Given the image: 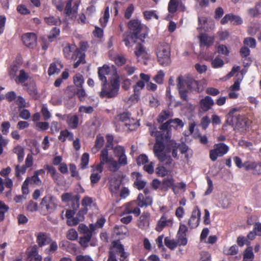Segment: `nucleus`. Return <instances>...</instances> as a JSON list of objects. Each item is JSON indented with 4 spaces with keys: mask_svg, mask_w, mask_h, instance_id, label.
I'll use <instances>...</instances> for the list:
<instances>
[{
    "mask_svg": "<svg viewBox=\"0 0 261 261\" xmlns=\"http://www.w3.org/2000/svg\"><path fill=\"white\" fill-rule=\"evenodd\" d=\"M147 125L150 126L149 129L150 135L155 137L156 139L153 148L155 156L158 158L160 162L164 163L166 165H170L172 162V159L170 155L171 151L172 156L178 159L177 151H179L178 143L173 140H170L166 146L163 135L157 131L156 127L150 124Z\"/></svg>",
    "mask_w": 261,
    "mask_h": 261,
    "instance_id": "obj_1",
    "label": "nucleus"
},
{
    "mask_svg": "<svg viewBox=\"0 0 261 261\" xmlns=\"http://www.w3.org/2000/svg\"><path fill=\"white\" fill-rule=\"evenodd\" d=\"M177 88L181 98L184 100L187 99V92L189 90L197 92L202 91L205 86L204 81H197L190 77L184 79L182 76L177 78Z\"/></svg>",
    "mask_w": 261,
    "mask_h": 261,
    "instance_id": "obj_2",
    "label": "nucleus"
},
{
    "mask_svg": "<svg viewBox=\"0 0 261 261\" xmlns=\"http://www.w3.org/2000/svg\"><path fill=\"white\" fill-rule=\"evenodd\" d=\"M98 75L99 80L102 83V86L106 85L107 83L106 75H111L110 80L119 78L117 68L113 65L109 66L107 64H104L102 67H98Z\"/></svg>",
    "mask_w": 261,
    "mask_h": 261,
    "instance_id": "obj_3",
    "label": "nucleus"
},
{
    "mask_svg": "<svg viewBox=\"0 0 261 261\" xmlns=\"http://www.w3.org/2000/svg\"><path fill=\"white\" fill-rule=\"evenodd\" d=\"M158 61L163 66L168 65L171 62L170 47L166 43L159 44L156 50Z\"/></svg>",
    "mask_w": 261,
    "mask_h": 261,
    "instance_id": "obj_4",
    "label": "nucleus"
},
{
    "mask_svg": "<svg viewBox=\"0 0 261 261\" xmlns=\"http://www.w3.org/2000/svg\"><path fill=\"white\" fill-rule=\"evenodd\" d=\"M119 83V78L110 80V84L108 88L105 87L106 85L102 86V89L100 94V96L102 97L108 98L115 97L118 93L120 87Z\"/></svg>",
    "mask_w": 261,
    "mask_h": 261,
    "instance_id": "obj_5",
    "label": "nucleus"
},
{
    "mask_svg": "<svg viewBox=\"0 0 261 261\" xmlns=\"http://www.w3.org/2000/svg\"><path fill=\"white\" fill-rule=\"evenodd\" d=\"M115 254H119L121 257L122 258L120 260L122 261L127 256L126 252H124L123 246L119 241L113 242L112 246L110 248L109 257L107 261H117Z\"/></svg>",
    "mask_w": 261,
    "mask_h": 261,
    "instance_id": "obj_6",
    "label": "nucleus"
},
{
    "mask_svg": "<svg viewBox=\"0 0 261 261\" xmlns=\"http://www.w3.org/2000/svg\"><path fill=\"white\" fill-rule=\"evenodd\" d=\"M42 210L47 214L53 213L58 206L57 198L50 195L45 196L40 203Z\"/></svg>",
    "mask_w": 261,
    "mask_h": 261,
    "instance_id": "obj_7",
    "label": "nucleus"
},
{
    "mask_svg": "<svg viewBox=\"0 0 261 261\" xmlns=\"http://www.w3.org/2000/svg\"><path fill=\"white\" fill-rule=\"evenodd\" d=\"M128 27L130 31L133 32L132 33L136 36H138V34L143 31L144 32L139 37L141 40L145 39L148 35L147 28L143 26L138 20H130L128 23Z\"/></svg>",
    "mask_w": 261,
    "mask_h": 261,
    "instance_id": "obj_8",
    "label": "nucleus"
},
{
    "mask_svg": "<svg viewBox=\"0 0 261 261\" xmlns=\"http://www.w3.org/2000/svg\"><path fill=\"white\" fill-rule=\"evenodd\" d=\"M229 148L225 144L220 143L215 144L213 149L210 151V158L214 162L218 158L221 157L226 154L229 151Z\"/></svg>",
    "mask_w": 261,
    "mask_h": 261,
    "instance_id": "obj_9",
    "label": "nucleus"
},
{
    "mask_svg": "<svg viewBox=\"0 0 261 261\" xmlns=\"http://www.w3.org/2000/svg\"><path fill=\"white\" fill-rule=\"evenodd\" d=\"M184 124L182 120L178 118H175L174 119H170L161 125L160 129L163 132H167L166 138H169V132L170 131L171 127H173L177 129L178 128H182L184 126Z\"/></svg>",
    "mask_w": 261,
    "mask_h": 261,
    "instance_id": "obj_10",
    "label": "nucleus"
},
{
    "mask_svg": "<svg viewBox=\"0 0 261 261\" xmlns=\"http://www.w3.org/2000/svg\"><path fill=\"white\" fill-rule=\"evenodd\" d=\"M173 224V218L168 217L165 214H164L158 220L155 227V230L158 232H161L165 227H171Z\"/></svg>",
    "mask_w": 261,
    "mask_h": 261,
    "instance_id": "obj_11",
    "label": "nucleus"
},
{
    "mask_svg": "<svg viewBox=\"0 0 261 261\" xmlns=\"http://www.w3.org/2000/svg\"><path fill=\"white\" fill-rule=\"evenodd\" d=\"M140 80L138 81L135 85L133 86V91L134 93L141 94V91L144 89L145 86V83H147L150 79V76L144 73L140 74Z\"/></svg>",
    "mask_w": 261,
    "mask_h": 261,
    "instance_id": "obj_12",
    "label": "nucleus"
},
{
    "mask_svg": "<svg viewBox=\"0 0 261 261\" xmlns=\"http://www.w3.org/2000/svg\"><path fill=\"white\" fill-rule=\"evenodd\" d=\"M201 212L198 206H195L192 212V215L189 220L188 225L191 228H196L200 222Z\"/></svg>",
    "mask_w": 261,
    "mask_h": 261,
    "instance_id": "obj_13",
    "label": "nucleus"
},
{
    "mask_svg": "<svg viewBox=\"0 0 261 261\" xmlns=\"http://www.w3.org/2000/svg\"><path fill=\"white\" fill-rule=\"evenodd\" d=\"M23 44L28 47L33 48L37 45V37L33 33H27L22 36Z\"/></svg>",
    "mask_w": 261,
    "mask_h": 261,
    "instance_id": "obj_14",
    "label": "nucleus"
},
{
    "mask_svg": "<svg viewBox=\"0 0 261 261\" xmlns=\"http://www.w3.org/2000/svg\"><path fill=\"white\" fill-rule=\"evenodd\" d=\"M199 29H203L205 30L213 29L215 23L213 20L210 17L201 16L198 17Z\"/></svg>",
    "mask_w": 261,
    "mask_h": 261,
    "instance_id": "obj_15",
    "label": "nucleus"
},
{
    "mask_svg": "<svg viewBox=\"0 0 261 261\" xmlns=\"http://www.w3.org/2000/svg\"><path fill=\"white\" fill-rule=\"evenodd\" d=\"M61 198L64 202L71 201L73 204V209H77L79 207L80 198L78 196H74L71 193H66L62 195Z\"/></svg>",
    "mask_w": 261,
    "mask_h": 261,
    "instance_id": "obj_16",
    "label": "nucleus"
},
{
    "mask_svg": "<svg viewBox=\"0 0 261 261\" xmlns=\"http://www.w3.org/2000/svg\"><path fill=\"white\" fill-rule=\"evenodd\" d=\"M244 165L246 170H252L254 174H261V162L247 161Z\"/></svg>",
    "mask_w": 261,
    "mask_h": 261,
    "instance_id": "obj_17",
    "label": "nucleus"
},
{
    "mask_svg": "<svg viewBox=\"0 0 261 261\" xmlns=\"http://www.w3.org/2000/svg\"><path fill=\"white\" fill-rule=\"evenodd\" d=\"M92 173L90 176V180L92 184L97 183L101 178L100 174L103 171V167L100 166H92Z\"/></svg>",
    "mask_w": 261,
    "mask_h": 261,
    "instance_id": "obj_18",
    "label": "nucleus"
},
{
    "mask_svg": "<svg viewBox=\"0 0 261 261\" xmlns=\"http://www.w3.org/2000/svg\"><path fill=\"white\" fill-rule=\"evenodd\" d=\"M199 105L202 111L207 112L212 108L214 101L210 96H206L200 100Z\"/></svg>",
    "mask_w": 261,
    "mask_h": 261,
    "instance_id": "obj_19",
    "label": "nucleus"
},
{
    "mask_svg": "<svg viewBox=\"0 0 261 261\" xmlns=\"http://www.w3.org/2000/svg\"><path fill=\"white\" fill-rule=\"evenodd\" d=\"M110 190L113 196H117L121 184V181L115 177L111 178L109 181Z\"/></svg>",
    "mask_w": 261,
    "mask_h": 261,
    "instance_id": "obj_20",
    "label": "nucleus"
},
{
    "mask_svg": "<svg viewBox=\"0 0 261 261\" xmlns=\"http://www.w3.org/2000/svg\"><path fill=\"white\" fill-rule=\"evenodd\" d=\"M138 36L134 35L131 32H125L123 36V41L127 47H132L135 43Z\"/></svg>",
    "mask_w": 261,
    "mask_h": 261,
    "instance_id": "obj_21",
    "label": "nucleus"
},
{
    "mask_svg": "<svg viewBox=\"0 0 261 261\" xmlns=\"http://www.w3.org/2000/svg\"><path fill=\"white\" fill-rule=\"evenodd\" d=\"M138 205L139 207H147L152 203V199L150 196H144L143 194L140 193L137 198Z\"/></svg>",
    "mask_w": 261,
    "mask_h": 261,
    "instance_id": "obj_22",
    "label": "nucleus"
},
{
    "mask_svg": "<svg viewBox=\"0 0 261 261\" xmlns=\"http://www.w3.org/2000/svg\"><path fill=\"white\" fill-rule=\"evenodd\" d=\"M135 54L138 58H142L145 59H149L150 56L148 53L146 49L141 43H138L135 48Z\"/></svg>",
    "mask_w": 261,
    "mask_h": 261,
    "instance_id": "obj_23",
    "label": "nucleus"
},
{
    "mask_svg": "<svg viewBox=\"0 0 261 261\" xmlns=\"http://www.w3.org/2000/svg\"><path fill=\"white\" fill-rule=\"evenodd\" d=\"M177 8L180 11L185 10L184 6L181 3H179L178 0H170L168 7L169 12L174 13L176 11Z\"/></svg>",
    "mask_w": 261,
    "mask_h": 261,
    "instance_id": "obj_24",
    "label": "nucleus"
},
{
    "mask_svg": "<svg viewBox=\"0 0 261 261\" xmlns=\"http://www.w3.org/2000/svg\"><path fill=\"white\" fill-rule=\"evenodd\" d=\"M200 46L209 47L211 46L214 41V37L209 36L205 34H201L199 36Z\"/></svg>",
    "mask_w": 261,
    "mask_h": 261,
    "instance_id": "obj_25",
    "label": "nucleus"
},
{
    "mask_svg": "<svg viewBox=\"0 0 261 261\" xmlns=\"http://www.w3.org/2000/svg\"><path fill=\"white\" fill-rule=\"evenodd\" d=\"M132 174L133 177L136 179L134 183L135 187L139 190L143 189L145 187L146 182L142 179L141 174L138 172H134Z\"/></svg>",
    "mask_w": 261,
    "mask_h": 261,
    "instance_id": "obj_26",
    "label": "nucleus"
},
{
    "mask_svg": "<svg viewBox=\"0 0 261 261\" xmlns=\"http://www.w3.org/2000/svg\"><path fill=\"white\" fill-rule=\"evenodd\" d=\"M24 89L28 91L29 94L34 98L37 97V90L36 85L34 82L24 84L23 85Z\"/></svg>",
    "mask_w": 261,
    "mask_h": 261,
    "instance_id": "obj_27",
    "label": "nucleus"
},
{
    "mask_svg": "<svg viewBox=\"0 0 261 261\" xmlns=\"http://www.w3.org/2000/svg\"><path fill=\"white\" fill-rule=\"evenodd\" d=\"M67 123L69 127L72 129L77 127L79 123V116L75 114H69L67 117Z\"/></svg>",
    "mask_w": 261,
    "mask_h": 261,
    "instance_id": "obj_28",
    "label": "nucleus"
},
{
    "mask_svg": "<svg viewBox=\"0 0 261 261\" xmlns=\"http://www.w3.org/2000/svg\"><path fill=\"white\" fill-rule=\"evenodd\" d=\"M51 240L45 233H39L37 235V242L40 247L49 244L51 242Z\"/></svg>",
    "mask_w": 261,
    "mask_h": 261,
    "instance_id": "obj_29",
    "label": "nucleus"
},
{
    "mask_svg": "<svg viewBox=\"0 0 261 261\" xmlns=\"http://www.w3.org/2000/svg\"><path fill=\"white\" fill-rule=\"evenodd\" d=\"M63 68V65L60 61H57L51 63L48 70V73L51 75L55 73H58L60 71L61 69Z\"/></svg>",
    "mask_w": 261,
    "mask_h": 261,
    "instance_id": "obj_30",
    "label": "nucleus"
},
{
    "mask_svg": "<svg viewBox=\"0 0 261 261\" xmlns=\"http://www.w3.org/2000/svg\"><path fill=\"white\" fill-rule=\"evenodd\" d=\"M112 158V156L109 155L108 150L107 149H104L100 153V163L96 165L103 167V165L108 164Z\"/></svg>",
    "mask_w": 261,
    "mask_h": 261,
    "instance_id": "obj_31",
    "label": "nucleus"
},
{
    "mask_svg": "<svg viewBox=\"0 0 261 261\" xmlns=\"http://www.w3.org/2000/svg\"><path fill=\"white\" fill-rule=\"evenodd\" d=\"M78 58L77 61L74 64V68H77L81 63L84 62L85 59V54L81 50H76L75 52V54L73 55L71 59L73 60H76Z\"/></svg>",
    "mask_w": 261,
    "mask_h": 261,
    "instance_id": "obj_32",
    "label": "nucleus"
},
{
    "mask_svg": "<svg viewBox=\"0 0 261 261\" xmlns=\"http://www.w3.org/2000/svg\"><path fill=\"white\" fill-rule=\"evenodd\" d=\"M150 214L148 213H143L140 217L139 226L142 229L147 228L149 224Z\"/></svg>",
    "mask_w": 261,
    "mask_h": 261,
    "instance_id": "obj_33",
    "label": "nucleus"
},
{
    "mask_svg": "<svg viewBox=\"0 0 261 261\" xmlns=\"http://www.w3.org/2000/svg\"><path fill=\"white\" fill-rule=\"evenodd\" d=\"M73 138L74 135L71 132L65 129L60 132L58 139L62 142H65L67 140L72 141L73 140Z\"/></svg>",
    "mask_w": 261,
    "mask_h": 261,
    "instance_id": "obj_34",
    "label": "nucleus"
},
{
    "mask_svg": "<svg viewBox=\"0 0 261 261\" xmlns=\"http://www.w3.org/2000/svg\"><path fill=\"white\" fill-rule=\"evenodd\" d=\"M110 18V9L109 7L105 8L102 16L99 20V23L102 28H105L109 21Z\"/></svg>",
    "mask_w": 261,
    "mask_h": 261,
    "instance_id": "obj_35",
    "label": "nucleus"
},
{
    "mask_svg": "<svg viewBox=\"0 0 261 261\" xmlns=\"http://www.w3.org/2000/svg\"><path fill=\"white\" fill-rule=\"evenodd\" d=\"M229 119L227 121L229 125L238 127L243 126V124L241 122L243 121L244 118L243 117L235 115L233 116L230 120Z\"/></svg>",
    "mask_w": 261,
    "mask_h": 261,
    "instance_id": "obj_36",
    "label": "nucleus"
},
{
    "mask_svg": "<svg viewBox=\"0 0 261 261\" xmlns=\"http://www.w3.org/2000/svg\"><path fill=\"white\" fill-rule=\"evenodd\" d=\"M29 78L28 73L26 72L23 69L19 71V74L16 77L15 81L17 84H24V82Z\"/></svg>",
    "mask_w": 261,
    "mask_h": 261,
    "instance_id": "obj_37",
    "label": "nucleus"
},
{
    "mask_svg": "<svg viewBox=\"0 0 261 261\" xmlns=\"http://www.w3.org/2000/svg\"><path fill=\"white\" fill-rule=\"evenodd\" d=\"M76 50L77 49L74 45L68 44L63 49L65 57L67 59H71L72 56L73 55V54L71 55V53H72L74 50L76 51ZM74 54L75 53H74Z\"/></svg>",
    "mask_w": 261,
    "mask_h": 261,
    "instance_id": "obj_38",
    "label": "nucleus"
},
{
    "mask_svg": "<svg viewBox=\"0 0 261 261\" xmlns=\"http://www.w3.org/2000/svg\"><path fill=\"white\" fill-rule=\"evenodd\" d=\"M110 59L118 66H122L126 62L125 58L123 56L118 54L111 55Z\"/></svg>",
    "mask_w": 261,
    "mask_h": 261,
    "instance_id": "obj_39",
    "label": "nucleus"
},
{
    "mask_svg": "<svg viewBox=\"0 0 261 261\" xmlns=\"http://www.w3.org/2000/svg\"><path fill=\"white\" fill-rule=\"evenodd\" d=\"M44 168L47 170L48 173H49L50 174L51 177L55 181L58 180L60 175L57 172L55 167L51 166H49L48 165H46L44 166Z\"/></svg>",
    "mask_w": 261,
    "mask_h": 261,
    "instance_id": "obj_40",
    "label": "nucleus"
},
{
    "mask_svg": "<svg viewBox=\"0 0 261 261\" xmlns=\"http://www.w3.org/2000/svg\"><path fill=\"white\" fill-rule=\"evenodd\" d=\"M104 143V139L102 136L99 135L96 137L95 145L92 148V151L96 153L103 146Z\"/></svg>",
    "mask_w": 261,
    "mask_h": 261,
    "instance_id": "obj_41",
    "label": "nucleus"
},
{
    "mask_svg": "<svg viewBox=\"0 0 261 261\" xmlns=\"http://www.w3.org/2000/svg\"><path fill=\"white\" fill-rule=\"evenodd\" d=\"M260 24L258 22L252 23L248 27L247 32L250 35H254L259 30Z\"/></svg>",
    "mask_w": 261,
    "mask_h": 261,
    "instance_id": "obj_42",
    "label": "nucleus"
},
{
    "mask_svg": "<svg viewBox=\"0 0 261 261\" xmlns=\"http://www.w3.org/2000/svg\"><path fill=\"white\" fill-rule=\"evenodd\" d=\"M45 22L50 25H58L61 23V20L59 17H55L52 16L44 18Z\"/></svg>",
    "mask_w": 261,
    "mask_h": 261,
    "instance_id": "obj_43",
    "label": "nucleus"
},
{
    "mask_svg": "<svg viewBox=\"0 0 261 261\" xmlns=\"http://www.w3.org/2000/svg\"><path fill=\"white\" fill-rule=\"evenodd\" d=\"M124 125L128 129L133 130L137 128L139 126V122L137 120L130 118L127 121H126Z\"/></svg>",
    "mask_w": 261,
    "mask_h": 261,
    "instance_id": "obj_44",
    "label": "nucleus"
},
{
    "mask_svg": "<svg viewBox=\"0 0 261 261\" xmlns=\"http://www.w3.org/2000/svg\"><path fill=\"white\" fill-rule=\"evenodd\" d=\"M14 152L17 154L18 162H22L24 156L23 148L20 146H17L14 148Z\"/></svg>",
    "mask_w": 261,
    "mask_h": 261,
    "instance_id": "obj_45",
    "label": "nucleus"
},
{
    "mask_svg": "<svg viewBox=\"0 0 261 261\" xmlns=\"http://www.w3.org/2000/svg\"><path fill=\"white\" fill-rule=\"evenodd\" d=\"M254 254L252 247L247 248L244 252L243 259L247 261H252Z\"/></svg>",
    "mask_w": 261,
    "mask_h": 261,
    "instance_id": "obj_46",
    "label": "nucleus"
},
{
    "mask_svg": "<svg viewBox=\"0 0 261 261\" xmlns=\"http://www.w3.org/2000/svg\"><path fill=\"white\" fill-rule=\"evenodd\" d=\"M108 164H109L108 167L109 170L112 172L117 171L121 167L118 162L113 158H112Z\"/></svg>",
    "mask_w": 261,
    "mask_h": 261,
    "instance_id": "obj_47",
    "label": "nucleus"
},
{
    "mask_svg": "<svg viewBox=\"0 0 261 261\" xmlns=\"http://www.w3.org/2000/svg\"><path fill=\"white\" fill-rule=\"evenodd\" d=\"M248 14L253 17L261 14V2L257 4L254 8H251L248 11Z\"/></svg>",
    "mask_w": 261,
    "mask_h": 261,
    "instance_id": "obj_48",
    "label": "nucleus"
},
{
    "mask_svg": "<svg viewBox=\"0 0 261 261\" xmlns=\"http://www.w3.org/2000/svg\"><path fill=\"white\" fill-rule=\"evenodd\" d=\"M9 210V207L2 201H0V222L5 218V213Z\"/></svg>",
    "mask_w": 261,
    "mask_h": 261,
    "instance_id": "obj_49",
    "label": "nucleus"
},
{
    "mask_svg": "<svg viewBox=\"0 0 261 261\" xmlns=\"http://www.w3.org/2000/svg\"><path fill=\"white\" fill-rule=\"evenodd\" d=\"M164 243L165 245L171 249H175L178 245L176 241L174 240L170 239L168 237L165 238Z\"/></svg>",
    "mask_w": 261,
    "mask_h": 261,
    "instance_id": "obj_50",
    "label": "nucleus"
},
{
    "mask_svg": "<svg viewBox=\"0 0 261 261\" xmlns=\"http://www.w3.org/2000/svg\"><path fill=\"white\" fill-rule=\"evenodd\" d=\"M67 238L70 240L74 241L78 238L77 231L73 228L68 230L66 235Z\"/></svg>",
    "mask_w": 261,
    "mask_h": 261,
    "instance_id": "obj_51",
    "label": "nucleus"
},
{
    "mask_svg": "<svg viewBox=\"0 0 261 261\" xmlns=\"http://www.w3.org/2000/svg\"><path fill=\"white\" fill-rule=\"evenodd\" d=\"M165 76V73L163 70H160L153 77L155 82L159 84H162Z\"/></svg>",
    "mask_w": 261,
    "mask_h": 261,
    "instance_id": "obj_52",
    "label": "nucleus"
},
{
    "mask_svg": "<svg viewBox=\"0 0 261 261\" xmlns=\"http://www.w3.org/2000/svg\"><path fill=\"white\" fill-rule=\"evenodd\" d=\"M223 252L226 254L236 255L238 252V247L237 245H233L229 248H225Z\"/></svg>",
    "mask_w": 261,
    "mask_h": 261,
    "instance_id": "obj_53",
    "label": "nucleus"
},
{
    "mask_svg": "<svg viewBox=\"0 0 261 261\" xmlns=\"http://www.w3.org/2000/svg\"><path fill=\"white\" fill-rule=\"evenodd\" d=\"M92 234L85 235L84 237H81L80 239V243L83 247H87L88 246V243L91 240Z\"/></svg>",
    "mask_w": 261,
    "mask_h": 261,
    "instance_id": "obj_54",
    "label": "nucleus"
},
{
    "mask_svg": "<svg viewBox=\"0 0 261 261\" xmlns=\"http://www.w3.org/2000/svg\"><path fill=\"white\" fill-rule=\"evenodd\" d=\"M78 230L80 233H84L85 235L92 234V232L90 229L84 224H80L79 225Z\"/></svg>",
    "mask_w": 261,
    "mask_h": 261,
    "instance_id": "obj_55",
    "label": "nucleus"
},
{
    "mask_svg": "<svg viewBox=\"0 0 261 261\" xmlns=\"http://www.w3.org/2000/svg\"><path fill=\"white\" fill-rule=\"evenodd\" d=\"M230 22L233 24L239 25L243 23L242 19L239 16L233 15V14H230Z\"/></svg>",
    "mask_w": 261,
    "mask_h": 261,
    "instance_id": "obj_56",
    "label": "nucleus"
},
{
    "mask_svg": "<svg viewBox=\"0 0 261 261\" xmlns=\"http://www.w3.org/2000/svg\"><path fill=\"white\" fill-rule=\"evenodd\" d=\"M41 112L45 120H47L50 118L51 114L48 111L46 105H43L42 106Z\"/></svg>",
    "mask_w": 261,
    "mask_h": 261,
    "instance_id": "obj_57",
    "label": "nucleus"
},
{
    "mask_svg": "<svg viewBox=\"0 0 261 261\" xmlns=\"http://www.w3.org/2000/svg\"><path fill=\"white\" fill-rule=\"evenodd\" d=\"M212 66L213 68H218L222 67L224 65V62L219 57L216 58L212 61Z\"/></svg>",
    "mask_w": 261,
    "mask_h": 261,
    "instance_id": "obj_58",
    "label": "nucleus"
},
{
    "mask_svg": "<svg viewBox=\"0 0 261 261\" xmlns=\"http://www.w3.org/2000/svg\"><path fill=\"white\" fill-rule=\"evenodd\" d=\"M89 161V155L88 153H84L81 158V166L83 169L86 168Z\"/></svg>",
    "mask_w": 261,
    "mask_h": 261,
    "instance_id": "obj_59",
    "label": "nucleus"
},
{
    "mask_svg": "<svg viewBox=\"0 0 261 261\" xmlns=\"http://www.w3.org/2000/svg\"><path fill=\"white\" fill-rule=\"evenodd\" d=\"M170 117V113L168 111H164L160 114L158 120L159 122H163Z\"/></svg>",
    "mask_w": 261,
    "mask_h": 261,
    "instance_id": "obj_60",
    "label": "nucleus"
},
{
    "mask_svg": "<svg viewBox=\"0 0 261 261\" xmlns=\"http://www.w3.org/2000/svg\"><path fill=\"white\" fill-rule=\"evenodd\" d=\"M36 129L39 131L46 130L49 127V123L46 122H38L36 124Z\"/></svg>",
    "mask_w": 261,
    "mask_h": 261,
    "instance_id": "obj_61",
    "label": "nucleus"
},
{
    "mask_svg": "<svg viewBox=\"0 0 261 261\" xmlns=\"http://www.w3.org/2000/svg\"><path fill=\"white\" fill-rule=\"evenodd\" d=\"M245 45L251 48H254L256 46V41L255 39L251 37H247L244 40Z\"/></svg>",
    "mask_w": 261,
    "mask_h": 261,
    "instance_id": "obj_62",
    "label": "nucleus"
},
{
    "mask_svg": "<svg viewBox=\"0 0 261 261\" xmlns=\"http://www.w3.org/2000/svg\"><path fill=\"white\" fill-rule=\"evenodd\" d=\"M117 158L118 159L117 162L120 166H125L128 164L127 158L125 153L121 154Z\"/></svg>",
    "mask_w": 261,
    "mask_h": 261,
    "instance_id": "obj_63",
    "label": "nucleus"
},
{
    "mask_svg": "<svg viewBox=\"0 0 261 261\" xmlns=\"http://www.w3.org/2000/svg\"><path fill=\"white\" fill-rule=\"evenodd\" d=\"M156 173L158 176L164 177L168 173L167 170L163 166H159L156 169Z\"/></svg>",
    "mask_w": 261,
    "mask_h": 261,
    "instance_id": "obj_64",
    "label": "nucleus"
}]
</instances>
